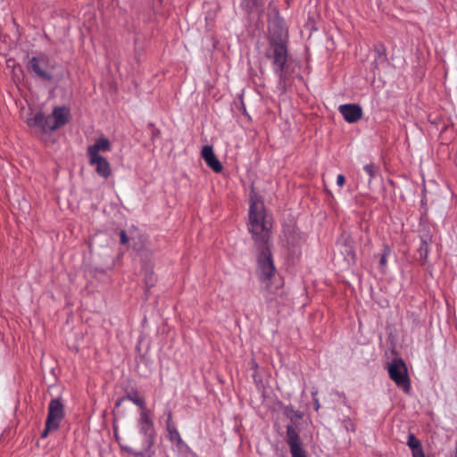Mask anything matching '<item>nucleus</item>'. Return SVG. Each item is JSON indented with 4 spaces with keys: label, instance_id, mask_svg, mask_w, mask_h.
Returning <instances> with one entry per match:
<instances>
[{
    "label": "nucleus",
    "instance_id": "nucleus-1",
    "mask_svg": "<svg viewBox=\"0 0 457 457\" xmlns=\"http://www.w3.org/2000/svg\"><path fill=\"white\" fill-rule=\"evenodd\" d=\"M247 227L254 245L259 251L257 259L259 276L263 281L270 279L275 272V266L270 249L271 226L266 220L264 204L259 201L255 193H251L250 195L249 222Z\"/></svg>",
    "mask_w": 457,
    "mask_h": 457
},
{
    "label": "nucleus",
    "instance_id": "nucleus-2",
    "mask_svg": "<svg viewBox=\"0 0 457 457\" xmlns=\"http://www.w3.org/2000/svg\"><path fill=\"white\" fill-rule=\"evenodd\" d=\"M70 110L65 106H56L51 115H45L42 112H36L32 117L27 118L26 122L29 128L37 129L42 134L54 131L69 122Z\"/></svg>",
    "mask_w": 457,
    "mask_h": 457
},
{
    "label": "nucleus",
    "instance_id": "nucleus-3",
    "mask_svg": "<svg viewBox=\"0 0 457 457\" xmlns=\"http://www.w3.org/2000/svg\"><path fill=\"white\" fill-rule=\"evenodd\" d=\"M270 54H266L272 62V70L278 78V87L285 89L287 76L285 71L288 59L287 43H276L270 45Z\"/></svg>",
    "mask_w": 457,
    "mask_h": 457
},
{
    "label": "nucleus",
    "instance_id": "nucleus-4",
    "mask_svg": "<svg viewBox=\"0 0 457 457\" xmlns=\"http://www.w3.org/2000/svg\"><path fill=\"white\" fill-rule=\"evenodd\" d=\"M389 378L404 393L411 392V381L405 362L402 358L395 357L387 365Z\"/></svg>",
    "mask_w": 457,
    "mask_h": 457
},
{
    "label": "nucleus",
    "instance_id": "nucleus-5",
    "mask_svg": "<svg viewBox=\"0 0 457 457\" xmlns=\"http://www.w3.org/2000/svg\"><path fill=\"white\" fill-rule=\"evenodd\" d=\"M137 428L144 439L145 447L150 449L154 444L156 431L149 411H140L139 418L137 420Z\"/></svg>",
    "mask_w": 457,
    "mask_h": 457
},
{
    "label": "nucleus",
    "instance_id": "nucleus-6",
    "mask_svg": "<svg viewBox=\"0 0 457 457\" xmlns=\"http://www.w3.org/2000/svg\"><path fill=\"white\" fill-rule=\"evenodd\" d=\"M340 254L344 257V266L349 269L356 264L354 240L350 234L343 233L337 240Z\"/></svg>",
    "mask_w": 457,
    "mask_h": 457
},
{
    "label": "nucleus",
    "instance_id": "nucleus-7",
    "mask_svg": "<svg viewBox=\"0 0 457 457\" xmlns=\"http://www.w3.org/2000/svg\"><path fill=\"white\" fill-rule=\"evenodd\" d=\"M286 437L292 457H307L299 432L293 425L287 426Z\"/></svg>",
    "mask_w": 457,
    "mask_h": 457
},
{
    "label": "nucleus",
    "instance_id": "nucleus-8",
    "mask_svg": "<svg viewBox=\"0 0 457 457\" xmlns=\"http://www.w3.org/2000/svg\"><path fill=\"white\" fill-rule=\"evenodd\" d=\"M49 65V58L46 54L33 56L30 58L28 70L35 74L37 78L50 81L53 78L51 72L47 70Z\"/></svg>",
    "mask_w": 457,
    "mask_h": 457
},
{
    "label": "nucleus",
    "instance_id": "nucleus-9",
    "mask_svg": "<svg viewBox=\"0 0 457 457\" xmlns=\"http://www.w3.org/2000/svg\"><path fill=\"white\" fill-rule=\"evenodd\" d=\"M64 417V406L58 398L52 399L48 406V415L46 422L52 428L60 427V423Z\"/></svg>",
    "mask_w": 457,
    "mask_h": 457
},
{
    "label": "nucleus",
    "instance_id": "nucleus-10",
    "mask_svg": "<svg viewBox=\"0 0 457 457\" xmlns=\"http://www.w3.org/2000/svg\"><path fill=\"white\" fill-rule=\"evenodd\" d=\"M338 110L348 123L357 122L363 114L361 107L356 104H341Z\"/></svg>",
    "mask_w": 457,
    "mask_h": 457
},
{
    "label": "nucleus",
    "instance_id": "nucleus-11",
    "mask_svg": "<svg viewBox=\"0 0 457 457\" xmlns=\"http://www.w3.org/2000/svg\"><path fill=\"white\" fill-rule=\"evenodd\" d=\"M268 40L270 45L287 43V33L280 21H273L269 26Z\"/></svg>",
    "mask_w": 457,
    "mask_h": 457
},
{
    "label": "nucleus",
    "instance_id": "nucleus-12",
    "mask_svg": "<svg viewBox=\"0 0 457 457\" xmlns=\"http://www.w3.org/2000/svg\"><path fill=\"white\" fill-rule=\"evenodd\" d=\"M88 162L96 167V172L101 178L106 179L112 175L111 164L105 157H88Z\"/></svg>",
    "mask_w": 457,
    "mask_h": 457
},
{
    "label": "nucleus",
    "instance_id": "nucleus-13",
    "mask_svg": "<svg viewBox=\"0 0 457 457\" xmlns=\"http://www.w3.org/2000/svg\"><path fill=\"white\" fill-rule=\"evenodd\" d=\"M201 155L208 167H210L214 172L219 173L222 170V164L215 155L212 145H204L202 148Z\"/></svg>",
    "mask_w": 457,
    "mask_h": 457
},
{
    "label": "nucleus",
    "instance_id": "nucleus-14",
    "mask_svg": "<svg viewBox=\"0 0 457 457\" xmlns=\"http://www.w3.org/2000/svg\"><path fill=\"white\" fill-rule=\"evenodd\" d=\"M112 149L110 140L105 137L96 138L95 143L87 149V157H101L99 152H109Z\"/></svg>",
    "mask_w": 457,
    "mask_h": 457
},
{
    "label": "nucleus",
    "instance_id": "nucleus-15",
    "mask_svg": "<svg viewBox=\"0 0 457 457\" xmlns=\"http://www.w3.org/2000/svg\"><path fill=\"white\" fill-rule=\"evenodd\" d=\"M393 254V249L387 244H383L381 253L375 254L374 259H378L377 268L383 273L386 272L389 257Z\"/></svg>",
    "mask_w": 457,
    "mask_h": 457
},
{
    "label": "nucleus",
    "instance_id": "nucleus-16",
    "mask_svg": "<svg viewBox=\"0 0 457 457\" xmlns=\"http://www.w3.org/2000/svg\"><path fill=\"white\" fill-rule=\"evenodd\" d=\"M263 0H241L240 8L248 15L258 12L262 13L264 11Z\"/></svg>",
    "mask_w": 457,
    "mask_h": 457
},
{
    "label": "nucleus",
    "instance_id": "nucleus-17",
    "mask_svg": "<svg viewBox=\"0 0 457 457\" xmlns=\"http://www.w3.org/2000/svg\"><path fill=\"white\" fill-rule=\"evenodd\" d=\"M420 245L418 249L419 258L422 264H426L429 253V244L431 243V236L429 233H426L420 236Z\"/></svg>",
    "mask_w": 457,
    "mask_h": 457
},
{
    "label": "nucleus",
    "instance_id": "nucleus-18",
    "mask_svg": "<svg viewBox=\"0 0 457 457\" xmlns=\"http://www.w3.org/2000/svg\"><path fill=\"white\" fill-rule=\"evenodd\" d=\"M407 445L411 450L412 457H426L421 442L414 436V434L410 433L408 435Z\"/></svg>",
    "mask_w": 457,
    "mask_h": 457
},
{
    "label": "nucleus",
    "instance_id": "nucleus-19",
    "mask_svg": "<svg viewBox=\"0 0 457 457\" xmlns=\"http://www.w3.org/2000/svg\"><path fill=\"white\" fill-rule=\"evenodd\" d=\"M284 415L289 419L293 423H296L304 416L303 412L295 410L293 405L289 404L283 408Z\"/></svg>",
    "mask_w": 457,
    "mask_h": 457
},
{
    "label": "nucleus",
    "instance_id": "nucleus-20",
    "mask_svg": "<svg viewBox=\"0 0 457 457\" xmlns=\"http://www.w3.org/2000/svg\"><path fill=\"white\" fill-rule=\"evenodd\" d=\"M125 398L130 402H132L134 404L138 406L141 410V411H148L146 409L145 401L143 397L139 396V394L137 390H132L131 392L128 393L125 396Z\"/></svg>",
    "mask_w": 457,
    "mask_h": 457
},
{
    "label": "nucleus",
    "instance_id": "nucleus-21",
    "mask_svg": "<svg viewBox=\"0 0 457 457\" xmlns=\"http://www.w3.org/2000/svg\"><path fill=\"white\" fill-rule=\"evenodd\" d=\"M168 432V438L170 441L174 442L177 444L178 446L184 444V441L182 440L180 434L179 430L177 429L176 426L170 427L167 428Z\"/></svg>",
    "mask_w": 457,
    "mask_h": 457
},
{
    "label": "nucleus",
    "instance_id": "nucleus-22",
    "mask_svg": "<svg viewBox=\"0 0 457 457\" xmlns=\"http://www.w3.org/2000/svg\"><path fill=\"white\" fill-rule=\"evenodd\" d=\"M364 170L367 172V174L370 177L369 183L371 182V180L378 175V168H377L374 163H369L366 164L363 167Z\"/></svg>",
    "mask_w": 457,
    "mask_h": 457
},
{
    "label": "nucleus",
    "instance_id": "nucleus-23",
    "mask_svg": "<svg viewBox=\"0 0 457 457\" xmlns=\"http://www.w3.org/2000/svg\"><path fill=\"white\" fill-rule=\"evenodd\" d=\"M343 426L346 431L354 432L355 431V426L353 422L351 420V419L347 418L343 420Z\"/></svg>",
    "mask_w": 457,
    "mask_h": 457
},
{
    "label": "nucleus",
    "instance_id": "nucleus-24",
    "mask_svg": "<svg viewBox=\"0 0 457 457\" xmlns=\"http://www.w3.org/2000/svg\"><path fill=\"white\" fill-rule=\"evenodd\" d=\"M375 51H376L377 54L379 57H381V56L386 57V47L382 44L376 45L375 46Z\"/></svg>",
    "mask_w": 457,
    "mask_h": 457
},
{
    "label": "nucleus",
    "instance_id": "nucleus-25",
    "mask_svg": "<svg viewBox=\"0 0 457 457\" xmlns=\"http://www.w3.org/2000/svg\"><path fill=\"white\" fill-rule=\"evenodd\" d=\"M58 428H52L51 426L48 425V423L46 421V428L45 429L43 430L42 434H41V437L42 438H46L49 432L50 431H54V430H57Z\"/></svg>",
    "mask_w": 457,
    "mask_h": 457
},
{
    "label": "nucleus",
    "instance_id": "nucleus-26",
    "mask_svg": "<svg viewBox=\"0 0 457 457\" xmlns=\"http://www.w3.org/2000/svg\"><path fill=\"white\" fill-rule=\"evenodd\" d=\"M238 109L242 112L243 115H248L245 108V104L244 103L243 95H239V106Z\"/></svg>",
    "mask_w": 457,
    "mask_h": 457
},
{
    "label": "nucleus",
    "instance_id": "nucleus-27",
    "mask_svg": "<svg viewBox=\"0 0 457 457\" xmlns=\"http://www.w3.org/2000/svg\"><path fill=\"white\" fill-rule=\"evenodd\" d=\"M120 244H122V245H127L129 243V237L125 230L120 231Z\"/></svg>",
    "mask_w": 457,
    "mask_h": 457
},
{
    "label": "nucleus",
    "instance_id": "nucleus-28",
    "mask_svg": "<svg viewBox=\"0 0 457 457\" xmlns=\"http://www.w3.org/2000/svg\"><path fill=\"white\" fill-rule=\"evenodd\" d=\"M175 426L173 420H172V413L171 411H168L167 412V420H166V429L170 427Z\"/></svg>",
    "mask_w": 457,
    "mask_h": 457
},
{
    "label": "nucleus",
    "instance_id": "nucleus-29",
    "mask_svg": "<svg viewBox=\"0 0 457 457\" xmlns=\"http://www.w3.org/2000/svg\"><path fill=\"white\" fill-rule=\"evenodd\" d=\"M345 179L343 174H338L337 177V185L338 187H343L345 184Z\"/></svg>",
    "mask_w": 457,
    "mask_h": 457
},
{
    "label": "nucleus",
    "instance_id": "nucleus-30",
    "mask_svg": "<svg viewBox=\"0 0 457 457\" xmlns=\"http://www.w3.org/2000/svg\"><path fill=\"white\" fill-rule=\"evenodd\" d=\"M120 449H121L122 451H125V452H127V453H130V454H131V453L133 452V448H132V447H130V446H128V445H126L120 444Z\"/></svg>",
    "mask_w": 457,
    "mask_h": 457
},
{
    "label": "nucleus",
    "instance_id": "nucleus-31",
    "mask_svg": "<svg viewBox=\"0 0 457 457\" xmlns=\"http://www.w3.org/2000/svg\"><path fill=\"white\" fill-rule=\"evenodd\" d=\"M131 454L134 456V457H145V453L143 452V451H135L133 449V452L131 453Z\"/></svg>",
    "mask_w": 457,
    "mask_h": 457
},
{
    "label": "nucleus",
    "instance_id": "nucleus-32",
    "mask_svg": "<svg viewBox=\"0 0 457 457\" xmlns=\"http://www.w3.org/2000/svg\"><path fill=\"white\" fill-rule=\"evenodd\" d=\"M313 400V404H314V410L316 411H318L320 408V401L318 398H315V399H312Z\"/></svg>",
    "mask_w": 457,
    "mask_h": 457
},
{
    "label": "nucleus",
    "instance_id": "nucleus-33",
    "mask_svg": "<svg viewBox=\"0 0 457 457\" xmlns=\"http://www.w3.org/2000/svg\"><path fill=\"white\" fill-rule=\"evenodd\" d=\"M317 395H318V389L313 388V390L312 391V399L318 398Z\"/></svg>",
    "mask_w": 457,
    "mask_h": 457
},
{
    "label": "nucleus",
    "instance_id": "nucleus-34",
    "mask_svg": "<svg viewBox=\"0 0 457 457\" xmlns=\"http://www.w3.org/2000/svg\"><path fill=\"white\" fill-rule=\"evenodd\" d=\"M115 438H116V441L118 442L119 445L121 444L120 443V436H118L117 433H115Z\"/></svg>",
    "mask_w": 457,
    "mask_h": 457
},
{
    "label": "nucleus",
    "instance_id": "nucleus-35",
    "mask_svg": "<svg viewBox=\"0 0 457 457\" xmlns=\"http://www.w3.org/2000/svg\"><path fill=\"white\" fill-rule=\"evenodd\" d=\"M453 457H457V439H456V444H455V453Z\"/></svg>",
    "mask_w": 457,
    "mask_h": 457
}]
</instances>
